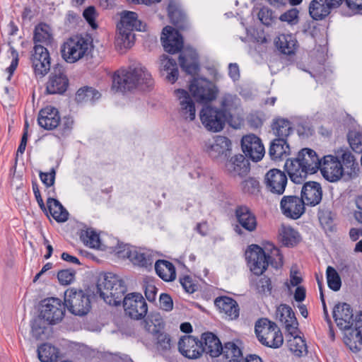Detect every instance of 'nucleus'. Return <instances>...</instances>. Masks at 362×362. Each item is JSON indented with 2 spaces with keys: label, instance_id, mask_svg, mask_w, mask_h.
<instances>
[{
  "label": "nucleus",
  "instance_id": "dca6fc26",
  "mask_svg": "<svg viewBox=\"0 0 362 362\" xmlns=\"http://www.w3.org/2000/svg\"><path fill=\"white\" fill-rule=\"evenodd\" d=\"M241 147L245 156L255 162L262 160L265 153L261 139L252 134L243 136Z\"/></svg>",
  "mask_w": 362,
  "mask_h": 362
},
{
  "label": "nucleus",
  "instance_id": "5701e85b",
  "mask_svg": "<svg viewBox=\"0 0 362 362\" xmlns=\"http://www.w3.org/2000/svg\"><path fill=\"white\" fill-rule=\"evenodd\" d=\"M69 80L61 68H54L46 83L48 94H63L67 89Z\"/></svg>",
  "mask_w": 362,
  "mask_h": 362
},
{
  "label": "nucleus",
  "instance_id": "c03bdc74",
  "mask_svg": "<svg viewBox=\"0 0 362 362\" xmlns=\"http://www.w3.org/2000/svg\"><path fill=\"white\" fill-rule=\"evenodd\" d=\"M59 354L58 349L50 344H43L37 349L38 358L41 362H54L58 358Z\"/></svg>",
  "mask_w": 362,
  "mask_h": 362
},
{
  "label": "nucleus",
  "instance_id": "423d86ee",
  "mask_svg": "<svg viewBox=\"0 0 362 362\" xmlns=\"http://www.w3.org/2000/svg\"><path fill=\"white\" fill-rule=\"evenodd\" d=\"M354 314L351 306L346 303H339L333 309V317L337 326L341 329H349L354 326L351 335L356 341L362 345V311L353 319Z\"/></svg>",
  "mask_w": 362,
  "mask_h": 362
},
{
  "label": "nucleus",
  "instance_id": "c756f323",
  "mask_svg": "<svg viewBox=\"0 0 362 362\" xmlns=\"http://www.w3.org/2000/svg\"><path fill=\"white\" fill-rule=\"evenodd\" d=\"M276 317L285 326L287 331H293L295 328L298 327V323L294 312L290 306L286 304H281L277 307Z\"/></svg>",
  "mask_w": 362,
  "mask_h": 362
},
{
  "label": "nucleus",
  "instance_id": "b1692460",
  "mask_svg": "<svg viewBox=\"0 0 362 362\" xmlns=\"http://www.w3.org/2000/svg\"><path fill=\"white\" fill-rule=\"evenodd\" d=\"M180 67L187 74L194 75L199 70L198 54L192 47H186L179 56Z\"/></svg>",
  "mask_w": 362,
  "mask_h": 362
},
{
  "label": "nucleus",
  "instance_id": "4c0bfd02",
  "mask_svg": "<svg viewBox=\"0 0 362 362\" xmlns=\"http://www.w3.org/2000/svg\"><path fill=\"white\" fill-rule=\"evenodd\" d=\"M290 147L286 139H275L271 143L269 153L274 160L283 159L289 154Z\"/></svg>",
  "mask_w": 362,
  "mask_h": 362
},
{
  "label": "nucleus",
  "instance_id": "58836bf2",
  "mask_svg": "<svg viewBox=\"0 0 362 362\" xmlns=\"http://www.w3.org/2000/svg\"><path fill=\"white\" fill-rule=\"evenodd\" d=\"M221 355L224 362H243L242 350L234 342L225 343Z\"/></svg>",
  "mask_w": 362,
  "mask_h": 362
},
{
  "label": "nucleus",
  "instance_id": "79ce46f5",
  "mask_svg": "<svg viewBox=\"0 0 362 362\" xmlns=\"http://www.w3.org/2000/svg\"><path fill=\"white\" fill-rule=\"evenodd\" d=\"M161 71L166 72V79L174 83L178 78V69L175 59L169 58L166 55L160 57Z\"/></svg>",
  "mask_w": 362,
  "mask_h": 362
},
{
  "label": "nucleus",
  "instance_id": "f3484780",
  "mask_svg": "<svg viewBox=\"0 0 362 362\" xmlns=\"http://www.w3.org/2000/svg\"><path fill=\"white\" fill-rule=\"evenodd\" d=\"M287 181V177L283 171L273 168L265 174L264 184L271 193L281 195L285 192Z\"/></svg>",
  "mask_w": 362,
  "mask_h": 362
},
{
  "label": "nucleus",
  "instance_id": "f257e3e1",
  "mask_svg": "<svg viewBox=\"0 0 362 362\" xmlns=\"http://www.w3.org/2000/svg\"><path fill=\"white\" fill-rule=\"evenodd\" d=\"M97 290L104 301L110 305H118L123 302V307L127 315L132 319L144 318L148 311L147 303L140 293H126L124 282L116 274L107 273L97 284Z\"/></svg>",
  "mask_w": 362,
  "mask_h": 362
},
{
  "label": "nucleus",
  "instance_id": "bb28decb",
  "mask_svg": "<svg viewBox=\"0 0 362 362\" xmlns=\"http://www.w3.org/2000/svg\"><path fill=\"white\" fill-rule=\"evenodd\" d=\"M237 221L240 226L248 232H253L257 226V221L255 214L245 205L238 206L235 211Z\"/></svg>",
  "mask_w": 362,
  "mask_h": 362
},
{
  "label": "nucleus",
  "instance_id": "e2e57ef3",
  "mask_svg": "<svg viewBox=\"0 0 362 362\" xmlns=\"http://www.w3.org/2000/svg\"><path fill=\"white\" fill-rule=\"evenodd\" d=\"M83 16L88 22V23L93 29H95L97 28V24L95 23L96 13L95 9L93 6H89L87 8H86L83 13Z\"/></svg>",
  "mask_w": 362,
  "mask_h": 362
},
{
  "label": "nucleus",
  "instance_id": "6ab92c4d",
  "mask_svg": "<svg viewBox=\"0 0 362 362\" xmlns=\"http://www.w3.org/2000/svg\"><path fill=\"white\" fill-rule=\"evenodd\" d=\"M204 148L210 157L216 159L227 156L231 150V141L226 136H216L212 139L205 141Z\"/></svg>",
  "mask_w": 362,
  "mask_h": 362
},
{
  "label": "nucleus",
  "instance_id": "4d7b16f0",
  "mask_svg": "<svg viewBox=\"0 0 362 362\" xmlns=\"http://www.w3.org/2000/svg\"><path fill=\"white\" fill-rule=\"evenodd\" d=\"M258 18L259 21L267 26L271 25L276 18L274 16V12L266 7H263L259 10Z\"/></svg>",
  "mask_w": 362,
  "mask_h": 362
},
{
  "label": "nucleus",
  "instance_id": "5fc2aeb1",
  "mask_svg": "<svg viewBox=\"0 0 362 362\" xmlns=\"http://www.w3.org/2000/svg\"><path fill=\"white\" fill-rule=\"evenodd\" d=\"M168 12L171 22L176 26H180V23L183 19V15L179 10L176 3L173 1L169 2Z\"/></svg>",
  "mask_w": 362,
  "mask_h": 362
},
{
  "label": "nucleus",
  "instance_id": "9b49d317",
  "mask_svg": "<svg viewBox=\"0 0 362 362\" xmlns=\"http://www.w3.org/2000/svg\"><path fill=\"white\" fill-rule=\"evenodd\" d=\"M199 118L204 128L211 132H219L226 125L227 118L222 110L210 105H204Z\"/></svg>",
  "mask_w": 362,
  "mask_h": 362
},
{
  "label": "nucleus",
  "instance_id": "6e6552de",
  "mask_svg": "<svg viewBox=\"0 0 362 362\" xmlns=\"http://www.w3.org/2000/svg\"><path fill=\"white\" fill-rule=\"evenodd\" d=\"M255 331L259 342L265 346L277 349L283 344L284 337L280 329L267 318L257 320Z\"/></svg>",
  "mask_w": 362,
  "mask_h": 362
},
{
  "label": "nucleus",
  "instance_id": "680f3d73",
  "mask_svg": "<svg viewBox=\"0 0 362 362\" xmlns=\"http://www.w3.org/2000/svg\"><path fill=\"white\" fill-rule=\"evenodd\" d=\"M180 282L183 289L188 293H193L197 288L192 279L189 276H185L180 279Z\"/></svg>",
  "mask_w": 362,
  "mask_h": 362
},
{
  "label": "nucleus",
  "instance_id": "2f4dec72",
  "mask_svg": "<svg viewBox=\"0 0 362 362\" xmlns=\"http://www.w3.org/2000/svg\"><path fill=\"white\" fill-rule=\"evenodd\" d=\"M287 332H288L287 345L291 352L298 357L306 354L307 345L304 339L298 334L299 332L298 327L293 331L288 330Z\"/></svg>",
  "mask_w": 362,
  "mask_h": 362
},
{
  "label": "nucleus",
  "instance_id": "f8f14e48",
  "mask_svg": "<svg viewBox=\"0 0 362 362\" xmlns=\"http://www.w3.org/2000/svg\"><path fill=\"white\" fill-rule=\"evenodd\" d=\"M65 305L58 298L44 299L40 305V316L50 325L60 322L65 314Z\"/></svg>",
  "mask_w": 362,
  "mask_h": 362
},
{
  "label": "nucleus",
  "instance_id": "0e129e2a",
  "mask_svg": "<svg viewBox=\"0 0 362 362\" xmlns=\"http://www.w3.org/2000/svg\"><path fill=\"white\" fill-rule=\"evenodd\" d=\"M160 306L161 309L165 311H170L173 308V299L167 293H161L159 298Z\"/></svg>",
  "mask_w": 362,
  "mask_h": 362
},
{
  "label": "nucleus",
  "instance_id": "c9c22d12",
  "mask_svg": "<svg viewBox=\"0 0 362 362\" xmlns=\"http://www.w3.org/2000/svg\"><path fill=\"white\" fill-rule=\"evenodd\" d=\"M47 210L57 222H65L69 218V213L62 204L56 199L48 197Z\"/></svg>",
  "mask_w": 362,
  "mask_h": 362
},
{
  "label": "nucleus",
  "instance_id": "f03ea898",
  "mask_svg": "<svg viewBox=\"0 0 362 362\" xmlns=\"http://www.w3.org/2000/svg\"><path fill=\"white\" fill-rule=\"evenodd\" d=\"M153 85L151 74L139 62H134L127 68H121L112 76V90L117 93H126L138 87Z\"/></svg>",
  "mask_w": 362,
  "mask_h": 362
},
{
  "label": "nucleus",
  "instance_id": "ddd939ff",
  "mask_svg": "<svg viewBox=\"0 0 362 362\" xmlns=\"http://www.w3.org/2000/svg\"><path fill=\"white\" fill-rule=\"evenodd\" d=\"M30 62L36 76H45L50 69V55L43 45H35L31 51Z\"/></svg>",
  "mask_w": 362,
  "mask_h": 362
},
{
  "label": "nucleus",
  "instance_id": "a211bd4d",
  "mask_svg": "<svg viewBox=\"0 0 362 362\" xmlns=\"http://www.w3.org/2000/svg\"><path fill=\"white\" fill-rule=\"evenodd\" d=\"M160 40L165 51L170 54L177 53L183 48L182 36L171 26L163 29Z\"/></svg>",
  "mask_w": 362,
  "mask_h": 362
},
{
  "label": "nucleus",
  "instance_id": "8fccbe9b",
  "mask_svg": "<svg viewBox=\"0 0 362 362\" xmlns=\"http://www.w3.org/2000/svg\"><path fill=\"white\" fill-rule=\"evenodd\" d=\"M240 189L244 194L255 195L259 192V182L255 177H248L243 180L240 184Z\"/></svg>",
  "mask_w": 362,
  "mask_h": 362
},
{
  "label": "nucleus",
  "instance_id": "aec40b11",
  "mask_svg": "<svg viewBox=\"0 0 362 362\" xmlns=\"http://www.w3.org/2000/svg\"><path fill=\"white\" fill-rule=\"evenodd\" d=\"M280 208L285 216L294 220L299 218L305 212L304 201L297 196L283 197Z\"/></svg>",
  "mask_w": 362,
  "mask_h": 362
},
{
  "label": "nucleus",
  "instance_id": "20e7f679",
  "mask_svg": "<svg viewBox=\"0 0 362 362\" xmlns=\"http://www.w3.org/2000/svg\"><path fill=\"white\" fill-rule=\"evenodd\" d=\"M267 253L257 245H251L245 252V258L250 271L257 276L262 274L269 264L275 269L283 266V255L280 250L272 244L269 245Z\"/></svg>",
  "mask_w": 362,
  "mask_h": 362
},
{
  "label": "nucleus",
  "instance_id": "7ed1b4c3",
  "mask_svg": "<svg viewBox=\"0 0 362 362\" xmlns=\"http://www.w3.org/2000/svg\"><path fill=\"white\" fill-rule=\"evenodd\" d=\"M321 162L315 151L305 148L298 152L296 158L287 159L284 166L291 180L300 184L308 175L317 172Z\"/></svg>",
  "mask_w": 362,
  "mask_h": 362
},
{
  "label": "nucleus",
  "instance_id": "37998d69",
  "mask_svg": "<svg viewBox=\"0 0 362 362\" xmlns=\"http://www.w3.org/2000/svg\"><path fill=\"white\" fill-rule=\"evenodd\" d=\"M341 163L342 164V169L344 170V175L349 177H352L355 175L356 170H358V163L356 161L354 156L348 150L341 149Z\"/></svg>",
  "mask_w": 362,
  "mask_h": 362
},
{
  "label": "nucleus",
  "instance_id": "cd10ccee",
  "mask_svg": "<svg viewBox=\"0 0 362 362\" xmlns=\"http://www.w3.org/2000/svg\"><path fill=\"white\" fill-rule=\"evenodd\" d=\"M214 305L225 318L234 320L239 316V306L238 303L228 296H219L214 300Z\"/></svg>",
  "mask_w": 362,
  "mask_h": 362
},
{
  "label": "nucleus",
  "instance_id": "6e6d98bb",
  "mask_svg": "<svg viewBox=\"0 0 362 362\" xmlns=\"http://www.w3.org/2000/svg\"><path fill=\"white\" fill-rule=\"evenodd\" d=\"M9 49L8 52L10 53L9 57L11 58V62L8 67L6 69V72L8 73V76L7 77V80L10 81L11 76H13L15 70L16 69L18 64V52L16 51V49L11 45V43H8Z\"/></svg>",
  "mask_w": 362,
  "mask_h": 362
},
{
  "label": "nucleus",
  "instance_id": "9d476101",
  "mask_svg": "<svg viewBox=\"0 0 362 362\" xmlns=\"http://www.w3.org/2000/svg\"><path fill=\"white\" fill-rule=\"evenodd\" d=\"M189 90L194 98L202 103L214 101L219 92L214 83L203 77L194 78L190 82Z\"/></svg>",
  "mask_w": 362,
  "mask_h": 362
},
{
  "label": "nucleus",
  "instance_id": "c85d7f7f",
  "mask_svg": "<svg viewBox=\"0 0 362 362\" xmlns=\"http://www.w3.org/2000/svg\"><path fill=\"white\" fill-rule=\"evenodd\" d=\"M226 169L231 176L242 177L250 171V163L243 155L238 154L226 162Z\"/></svg>",
  "mask_w": 362,
  "mask_h": 362
},
{
  "label": "nucleus",
  "instance_id": "2eb2a0df",
  "mask_svg": "<svg viewBox=\"0 0 362 362\" xmlns=\"http://www.w3.org/2000/svg\"><path fill=\"white\" fill-rule=\"evenodd\" d=\"M319 170L323 177L331 182L339 180L344 175L340 160L332 155L323 156Z\"/></svg>",
  "mask_w": 362,
  "mask_h": 362
},
{
  "label": "nucleus",
  "instance_id": "774afa93",
  "mask_svg": "<svg viewBox=\"0 0 362 362\" xmlns=\"http://www.w3.org/2000/svg\"><path fill=\"white\" fill-rule=\"evenodd\" d=\"M157 294V288L153 284H147L145 288V296L147 300L150 302H153L156 300Z\"/></svg>",
  "mask_w": 362,
  "mask_h": 362
},
{
  "label": "nucleus",
  "instance_id": "72a5a7b5",
  "mask_svg": "<svg viewBox=\"0 0 362 362\" xmlns=\"http://www.w3.org/2000/svg\"><path fill=\"white\" fill-rule=\"evenodd\" d=\"M308 8L310 17L315 21L325 19L334 9L326 0H312Z\"/></svg>",
  "mask_w": 362,
  "mask_h": 362
},
{
  "label": "nucleus",
  "instance_id": "39448f33",
  "mask_svg": "<svg viewBox=\"0 0 362 362\" xmlns=\"http://www.w3.org/2000/svg\"><path fill=\"white\" fill-rule=\"evenodd\" d=\"M146 25L139 20L138 14L134 11H123L120 13V21L117 28L118 33L116 44L121 48H130L134 43L133 31H145Z\"/></svg>",
  "mask_w": 362,
  "mask_h": 362
},
{
  "label": "nucleus",
  "instance_id": "a19ab883",
  "mask_svg": "<svg viewBox=\"0 0 362 362\" xmlns=\"http://www.w3.org/2000/svg\"><path fill=\"white\" fill-rule=\"evenodd\" d=\"M33 41L35 45H50L52 41L51 28L46 23L38 24L34 30Z\"/></svg>",
  "mask_w": 362,
  "mask_h": 362
},
{
  "label": "nucleus",
  "instance_id": "69168bd1",
  "mask_svg": "<svg viewBox=\"0 0 362 362\" xmlns=\"http://www.w3.org/2000/svg\"><path fill=\"white\" fill-rule=\"evenodd\" d=\"M303 279L300 273L297 270H291L289 283H286V286L290 288V286H299L298 285L302 282Z\"/></svg>",
  "mask_w": 362,
  "mask_h": 362
},
{
  "label": "nucleus",
  "instance_id": "473e14b6",
  "mask_svg": "<svg viewBox=\"0 0 362 362\" xmlns=\"http://www.w3.org/2000/svg\"><path fill=\"white\" fill-rule=\"evenodd\" d=\"M202 339L204 341V346L202 345V352L204 351L211 357H218L221 354L223 345L220 339L211 332L202 334Z\"/></svg>",
  "mask_w": 362,
  "mask_h": 362
},
{
  "label": "nucleus",
  "instance_id": "7c9ffc66",
  "mask_svg": "<svg viewBox=\"0 0 362 362\" xmlns=\"http://www.w3.org/2000/svg\"><path fill=\"white\" fill-rule=\"evenodd\" d=\"M277 49L284 54H294L298 47L295 35L292 34H280L275 40Z\"/></svg>",
  "mask_w": 362,
  "mask_h": 362
},
{
  "label": "nucleus",
  "instance_id": "4468645a",
  "mask_svg": "<svg viewBox=\"0 0 362 362\" xmlns=\"http://www.w3.org/2000/svg\"><path fill=\"white\" fill-rule=\"evenodd\" d=\"M119 257L129 259L134 264L141 267H151L153 258L148 250H137L134 247L124 245L123 250L120 247L117 250Z\"/></svg>",
  "mask_w": 362,
  "mask_h": 362
},
{
  "label": "nucleus",
  "instance_id": "49530a36",
  "mask_svg": "<svg viewBox=\"0 0 362 362\" xmlns=\"http://www.w3.org/2000/svg\"><path fill=\"white\" fill-rule=\"evenodd\" d=\"M272 130L276 139H287L292 132L291 122L284 119H278L272 124Z\"/></svg>",
  "mask_w": 362,
  "mask_h": 362
},
{
  "label": "nucleus",
  "instance_id": "4be33fe9",
  "mask_svg": "<svg viewBox=\"0 0 362 362\" xmlns=\"http://www.w3.org/2000/svg\"><path fill=\"white\" fill-rule=\"evenodd\" d=\"M178 350L185 357L196 359L202 354V342L191 335L182 337L178 341Z\"/></svg>",
  "mask_w": 362,
  "mask_h": 362
},
{
  "label": "nucleus",
  "instance_id": "052dcab7",
  "mask_svg": "<svg viewBox=\"0 0 362 362\" xmlns=\"http://www.w3.org/2000/svg\"><path fill=\"white\" fill-rule=\"evenodd\" d=\"M56 176V171L54 168H52L48 173H40V178L42 183L47 187H52L54 184Z\"/></svg>",
  "mask_w": 362,
  "mask_h": 362
},
{
  "label": "nucleus",
  "instance_id": "a878e982",
  "mask_svg": "<svg viewBox=\"0 0 362 362\" xmlns=\"http://www.w3.org/2000/svg\"><path fill=\"white\" fill-rule=\"evenodd\" d=\"M61 117L57 108L47 106L42 109L38 115V124L45 129H54L59 125Z\"/></svg>",
  "mask_w": 362,
  "mask_h": 362
},
{
  "label": "nucleus",
  "instance_id": "09e8293b",
  "mask_svg": "<svg viewBox=\"0 0 362 362\" xmlns=\"http://www.w3.org/2000/svg\"><path fill=\"white\" fill-rule=\"evenodd\" d=\"M100 93L97 90L93 88L86 86L78 90L76 95V99L78 102H94L100 98Z\"/></svg>",
  "mask_w": 362,
  "mask_h": 362
},
{
  "label": "nucleus",
  "instance_id": "1a4fd4ad",
  "mask_svg": "<svg viewBox=\"0 0 362 362\" xmlns=\"http://www.w3.org/2000/svg\"><path fill=\"white\" fill-rule=\"evenodd\" d=\"M64 303L71 313L78 316L86 315L91 308L89 296L82 290L74 288L66 290Z\"/></svg>",
  "mask_w": 362,
  "mask_h": 362
},
{
  "label": "nucleus",
  "instance_id": "3c124183",
  "mask_svg": "<svg viewBox=\"0 0 362 362\" xmlns=\"http://www.w3.org/2000/svg\"><path fill=\"white\" fill-rule=\"evenodd\" d=\"M326 274L329 288L334 291H339L341 286V281L336 269L329 266L327 268Z\"/></svg>",
  "mask_w": 362,
  "mask_h": 362
},
{
  "label": "nucleus",
  "instance_id": "f704fd0d",
  "mask_svg": "<svg viewBox=\"0 0 362 362\" xmlns=\"http://www.w3.org/2000/svg\"><path fill=\"white\" fill-rule=\"evenodd\" d=\"M219 104V110H222L228 119L232 116V112L240 105V100L235 94L224 93L220 98Z\"/></svg>",
  "mask_w": 362,
  "mask_h": 362
},
{
  "label": "nucleus",
  "instance_id": "13d9d810",
  "mask_svg": "<svg viewBox=\"0 0 362 362\" xmlns=\"http://www.w3.org/2000/svg\"><path fill=\"white\" fill-rule=\"evenodd\" d=\"M75 276V272L69 269L61 270L57 274V279L62 285L71 284Z\"/></svg>",
  "mask_w": 362,
  "mask_h": 362
},
{
  "label": "nucleus",
  "instance_id": "a18cd8bd",
  "mask_svg": "<svg viewBox=\"0 0 362 362\" xmlns=\"http://www.w3.org/2000/svg\"><path fill=\"white\" fill-rule=\"evenodd\" d=\"M82 242L91 248L103 249V245L100 239L99 235L91 228L82 230L80 235Z\"/></svg>",
  "mask_w": 362,
  "mask_h": 362
},
{
  "label": "nucleus",
  "instance_id": "0eeeda50",
  "mask_svg": "<svg viewBox=\"0 0 362 362\" xmlns=\"http://www.w3.org/2000/svg\"><path fill=\"white\" fill-rule=\"evenodd\" d=\"M92 47V41L88 37H71L61 47L62 57L68 63H75L88 55Z\"/></svg>",
  "mask_w": 362,
  "mask_h": 362
},
{
  "label": "nucleus",
  "instance_id": "338daca9",
  "mask_svg": "<svg viewBox=\"0 0 362 362\" xmlns=\"http://www.w3.org/2000/svg\"><path fill=\"white\" fill-rule=\"evenodd\" d=\"M41 320L37 319L31 323V333L33 337L38 339L44 333V327L41 326Z\"/></svg>",
  "mask_w": 362,
  "mask_h": 362
},
{
  "label": "nucleus",
  "instance_id": "ea45409f",
  "mask_svg": "<svg viewBox=\"0 0 362 362\" xmlns=\"http://www.w3.org/2000/svg\"><path fill=\"white\" fill-rule=\"evenodd\" d=\"M155 270L158 276L165 281H172L176 277L175 266L169 261L157 260L155 263Z\"/></svg>",
  "mask_w": 362,
  "mask_h": 362
},
{
  "label": "nucleus",
  "instance_id": "864d4df0",
  "mask_svg": "<svg viewBox=\"0 0 362 362\" xmlns=\"http://www.w3.org/2000/svg\"><path fill=\"white\" fill-rule=\"evenodd\" d=\"M279 19L291 26L296 25L299 22V11L295 8H291L281 14Z\"/></svg>",
  "mask_w": 362,
  "mask_h": 362
},
{
  "label": "nucleus",
  "instance_id": "bf43d9fd",
  "mask_svg": "<svg viewBox=\"0 0 362 362\" xmlns=\"http://www.w3.org/2000/svg\"><path fill=\"white\" fill-rule=\"evenodd\" d=\"M256 288L259 293H270L272 288L271 279L266 276L260 278L257 284Z\"/></svg>",
  "mask_w": 362,
  "mask_h": 362
},
{
  "label": "nucleus",
  "instance_id": "de8ad7c7",
  "mask_svg": "<svg viewBox=\"0 0 362 362\" xmlns=\"http://www.w3.org/2000/svg\"><path fill=\"white\" fill-rule=\"evenodd\" d=\"M156 348L163 356H167L171 351L172 344L170 335L166 333H158Z\"/></svg>",
  "mask_w": 362,
  "mask_h": 362
},
{
  "label": "nucleus",
  "instance_id": "603ef678",
  "mask_svg": "<svg viewBox=\"0 0 362 362\" xmlns=\"http://www.w3.org/2000/svg\"><path fill=\"white\" fill-rule=\"evenodd\" d=\"M348 141L352 150L357 153H362V132L351 131L348 134Z\"/></svg>",
  "mask_w": 362,
  "mask_h": 362
},
{
  "label": "nucleus",
  "instance_id": "e433bc0d",
  "mask_svg": "<svg viewBox=\"0 0 362 362\" xmlns=\"http://www.w3.org/2000/svg\"><path fill=\"white\" fill-rule=\"evenodd\" d=\"M279 239L286 247H293L300 240V234L289 226L281 225L279 230Z\"/></svg>",
  "mask_w": 362,
  "mask_h": 362
},
{
  "label": "nucleus",
  "instance_id": "393cba45",
  "mask_svg": "<svg viewBox=\"0 0 362 362\" xmlns=\"http://www.w3.org/2000/svg\"><path fill=\"white\" fill-rule=\"evenodd\" d=\"M322 197V189L320 183L317 182H305L301 189V199L305 205L316 206L320 203Z\"/></svg>",
  "mask_w": 362,
  "mask_h": 362
},
{
  "label": "nucleus",
  "instance_id": "412c9836",
  "mask_svg": "<svg viewBox=\"0 0 362 362\" xmlns=\"http://www.w3.org/2000/svg\"><path fill=\"white\" fill-rule=\"evenodd\" d=\"M175 95L179 101V114L187 121H193L196 117L195 104L189 93L184 89L175 90Z\"/></svg>",
  "mask_w": 362,
  "mask_h": 362
}]
</instances>
